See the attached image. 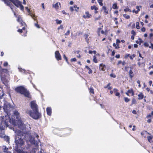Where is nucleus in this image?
Segmentation results:
<instances>
[{
    "mask_svg": "<svg viewBox=\"0 0 153 153\" xmlns=\"http://www.w3.org/2000/svg\"><path fill=\"white\" fill-rule=\"evenodd\" d=\"M30 106L33 112L31 110H27L26 113L35 119H37L41 117V114L39 112L38 107L35 101H32L30 102Z\"/></svg>",
    "mask_w": 153,
    "mask_h": 153,
    "instance_id": "obj_1",
    "label": "nucleus"
},
{
    "mask_svg": "<svg viewBox=\"0 0 153 153\" xmlns=\"http://www.w3.org/2000/svg\"><path fill=\"white\" fill-rule=\"evenodd\" d=\"M6 5L10 7L11 9H13V4L17 7H19L20 10L23 11L24 7L22 4V3L19 0H1Z\"/></svg>",
    "mask_w": 153,
    "mask_h": 153,
    "instance_id": "obj_2",
    "label": "nucleus"
},
{
    "mask_svg": "<svg viewBox=\"0 0 153 153\" xmlns=\"http://www.w3.org/2000/svg\"><path fill=\"white\" fill-rule=\"evenodd\" d=\"M72 131V129L70 128H66L61 129L56 128L53 130V132L55 134L60 137H63L70 135Z\"/></svg>",
    "mask_w": 153,
    "mask_h": 153,
    "instance_id": "obj_3",
    "label": "nucleus"
},
{
    "mask_svg": "<svg viewBox=\"0 0 153 153\" xmlns=\"http://www.w3.org/2000/svg\"><path fill=\"white\" fill-rule=\"evenodd\" d=\"M14 90L16 93L23 95L25 97L29 98L31 97L29 91L24 86H17L15 88Z\"/></svg>",
    "mask_w": 153,
    "mask_h": 153,
    "instance_id": "obj_4",
    "label": "nucleus"
},
{
    "mask_svg": "<svg viewBox=\"0 0 153 153\" xmlns=\"http://www.w3.org/2000/svg\"><path fill=\"white\" fill-rule=\"evenodd\" d=\"M18 132V139L15 140V142L16 145L18 146L21 147L24 145L25 141L24 139L25 140L27 135L20 131H19Z\"/></svg>",
    "mask_w": 153,
    "mask_h": 153,
    "instance_id": "obj_5",
    "label": "nucleus"
},
{
    "mask_svg": "<svg viewBox=\"0 0 153 153\" xmlns=\"http://www.w3.org/2000/svg\"><path fill=\"white\" fill-rule=\"evenodd\" d=\"M10 108L11 105L9 103L7 102L4 103L3 109L6 113L10 111Z\"/></svg>",
    "mask_w": 153,
    "mask_h": 153,
    "instance_id": "obj_6",
    "label": "nucleus"
},
{
    "mask_svg": "<svg viewBox=\"0 0 153 153\" xmlns=\"http://www.w3.org/2000/svg\"><path fill=\"white\" fill-rule=\"evenodd\" d=\"M17 31L20 33L23 32L24 33V34L22 35L24 36H27V31L26 30V27H23L22 29H19Z\"/></svg>",
    "mask_w": 153,
    "mask_h": 153,
    "instance_id": "obj_7",
    "label": "nucleus"
},
{
    "mask_svg": "<svg viewBox=\"0 0 153 153\" xmlns=\"http://www.w3.org/2000/svg\"><path fill=\"white\" fill-rule=\"evenodd\" d=\"M55 58L57 60L59 61L61 60V56L59 51H56L55 52Z\"/></svg>",
    "mask_w": 153,
    "mask_h": 153,
    "instance_id": "obj_8",
    "label": "nucleus"
},
{
    "mask_svg": "<svg viewBox=\"0 0 153 153\" xmlns=\"http://www.w3.org/2000/svg\"><path fill=\"white\" fill-rule=\"evenodd\" d=\"M99 68L100 70L104 71L106 69V67L104 64L101 63L99 65Z\"/></svg>",
    "mask_w": 153,
    "mask_h": 153,
    "instance_id": "obj_9",
    "label": "nucleus"
},
{
    "mask_svg": "<svg viewBox=\"0 0 153 153\" xmlns=\"http://www.w3.org/2000/svg\"><path fill=\"white\" fill-rule=\"evenodd\" d=\"M46 111L47 114L48 115L50 116L51 115L52 110L51 107H47L46 108Z\"/></svg>",
    "mask_w": 153,
    "mask_h": 153,
    "instance_id": "obj_10",
    "label": "nucleus"
},
{
    "mask_svg": "<svg viewBox=\"0 0 153 153\" xmlns=\"http://www.w3.org/2000/svg\"><path fill=\"white\" fill-rule=\"evenodd\" d=\"M85 15H83V17L85 18H89L91 17V15L88 12H86L85 13Z\"/></svg>",
    "mask_w": 153,
    "mask_h": 153,
    "instance_id": "obj_11",
    "label": "nucleus"
},
{
    "mask_svg": "<svg viewBox=\"0 0 153 153\" xmlns=\"http://www.w3.org/2000/svg\"><path fill=\"white\" fill-rule=\"evenodd\" d=\"M147 139L149 142L150 143H152L153 142V141L152 140V139L153 138V136H148L147 137Z\"/></svg>",
    "mask_w": 153,
    "mask_h": 153,
    "instance_id": "obj_12",
    "label": "nucleus"
},
{
    "mask_svg": "<svg viewBox=\"0 0 153 153\" xmlns=\"http://www.w3.org/2000/svg\"><path fill=\"white\" fill-rule=\"evenodd\" d=\"M102 10L104 11V12L106 14L108 13V10L105 6H103L102 7Z\"/></svg>",
    "mask_w": 153,
    "mask_h": 153,
    "instance_id": "obj_13",
    "label": "nucleus"
},
{
    "mask_svg": "<svg viewBox=\"0 0 153 153\" xmlns=\"http://www.w3.org/2000/svg\"><path fill=\"white\" fill-rule=\"evenodd\" d=\"M85 39L86 40L87 43H89V39H88V34H85L84 35Z\"/></svg>",
    "mask_w": 153,
    "mask_h": 153,
    "instance_id": "obj_14",
    "label": "nucleus"
},
{
    "mask_svg": "<svg viewBox=\"0 0 153 153\" xmlns=\"http://www.w3.org/2000/svg\"><path fill=\"white\" fill-rule=\"evenodd\" d=\"M133 74V71L131 70H130L129 71V76H130L131 79H132V78L133 77V76H134L132 74Z\"/></svg>",
    "mask_w": 153,
    "mask_h": 153,
    "instance_id": "obj_15",
    "label": "nucleus"
},
{
    "mask_svg": "<svg viewBox=\"0 0 153 153\" xmlns=\"http://www.w3.org/2000/svg\"><path fill=\"white\" fill-rule=\"evenodd\" d=\"M138 99L139 100H141L143 98L144 95L142 93H140L138 95Z\"/></svg>",
    "mask_w": 153,
    "mask_h": 153,
    "instance_id": "obj_16",
    "label": "nucleus"
},
{
    "mask_svg": "<svg viewBox=\"0 0 153 153\" xmlns=\"http://www.w3.org/2000/svg\"><path fill=\"white\" fill-rule=\"evenodd\" d=\"M85 67L88 70V73L89 74H91L92 73V71L91 69L88 66L86 65Z\"/></svg>",
    "mask_w": 153,
    "mask_h": 153,
    "instance_id": "obj_17",
    "label": "nucleus"
},
{
    "mask_svg": "<svg viewBox=\"0 0 153 153\" xmlns=\"http://www.w3.org/2000/svg\"><path fill=\"white\" fill-rule=\"evenodd\" d=\"M89 92L90 93L92 94H94V89L92 87H90L89 89Z\"/></svg>",
    "mask_w": 153,
    "mask_h": 153,
    "instance_id": "obj_18",
    "label": "nucleus"
},
{
    "mask_svg": "<svg viewBox=\"0 0 153 153\" xmlns=\"http://www.w3.org/2000/svg\"><path fill=\"white\" fill-rule=\"evenodd\" d=\"M53 7H54L56 10H57L59 9V7L58 3H56L54 5L53 4Z\"/></svg>",
    "mask_w": 153,
    "mask_h": 153,
    "instance_id": "obj_19",
    "label": "nucleus"
},
{
    "mask_svg": "<svg viewBox=\"0 0 153 153\" xmlns=\"http://www.w3.org/2000/svg\"><path fill=\"white\" fill-rule=\"evenodd\" d=\"M20 23L22 26H23L25 27L26 26H27V25L26 24V23L23 21L20 22Z\"/></svg>",
    "mask_w": 153,
    "mask_h": 153,
    "instance_id": "obj_20",
    "label": "nucleus"
},
{
    "mask_svg": "<svg viewBox=\"0 0 153 153\" xmlns=\"http://www.w3.org/2000/svg\"><path fill=\"white\" fill-rule=\"evenodd\" d=\"M4 135L3 134L2 136L4 137V138L5 140H6V142L9 141V140H10V139H9V137H8V136H4Z\"/></svg>",
    "mask_w": 153,
    "mask_h": 153,
    "instance_id": "obj_21",
    "label": "nucleus"
},
{
    "mask_svg": "<svg viewBox=\"0 0 153 153\" xmlns=\"http://www.w3.org/2000/svg\"><path fill=\"white\" fill-rule=\"evenodd\" d=\"M17 17V21L18 22H19V23L21 22V21H22V18L21 16H18Z\"/></svg>",
    "mask_w": 153,
    "mask_h": 153,
    "instance_id": "obj_22",
    "label": "nucleus"
},
{
    "mask_svg": "<svg viewBox=\"0 0 153 153\" xmlns=\"http://www.w3.org/2000/svg\"><path fill=\"white\" fill-rule=\"evenodd\" d=\"M101 33L102 34H104V31L101 30V28L99 29L98 30V33L99 35L100 33Z\"/></svg>",
    "mask_w": 153,
    "mask_h": 153,
    "instance_id": "obj_23",
    "label": "nucleus"
},
{
    "mask_svg": "<svg viewBox=\"0 0 153 153\" xmlns=\"http://www.w3.org/2000/svg\"><path fill=\"white\" fill-rule=\"evenodd\" d=\"M110 83H108L106 86L104 87V88H107L109 90L111 89L112 88L110 86Z\"/></svg>",
    "mask_w": 153,
    "mask_h": 153,
    "instance_id": "obj_24",
    "label": "nucleus"
},
{
    "mask_svg": "<svg viewBox=\"0 0 153 153\" xmlns=\"http://www.w3.org/2000/svg\"><path fill=\"white\" fill-rule=\"evenodd\" d=\"M97 2L101 6H102L103 5V4L102 3L103 0H97Z\"/></svg>",
    "mask_w": 153,
    "mask_h": 153,
    "instance_id": "obj_25",
    "label": "nucleus"
},
{
    "mask_svg": "<svg viewBox=\"0 0 153 153\" xmlns=\"http://www.w3.org/2000/svg\"><path fill=\"white\" fill-rule=\"evenodd\" d=\"M4 147H5L3 149V152L4 153H6L8 151V149L5 146Z\"/></svg>",
    "mask_w": 153,
    "mask_h": 153,
    "instance_id": "obj_26",
    "label": "nucleus"
},
{
    "mask_svg": "<svg viewBox=\"0 0 153 153\" xmlns=\"http://www.w3.org/2000/svg\"><path fill=\"white\" fill-rule=\"evenodd\" d=\"M2 71L3 72L6 74H7L9 72L8 70L7 69L3 68L2 69Z\"/></svg>",
    "mask_w": 153,
    "mask_h": 153,
    "instance_id": "obj_27",
    "label": "nucleus"
},
{
    "mask_svg": "<svg viewBox=\"0 0 153 153\" xmlns=\"http://www.w3.org/2000/svg\"><path fill=\"white\" fill-rule=\"evenodd\" d=\"M128 92L129 93H131L132 95L133 96L134 94V92L132 89H130L128 91Z\"/></svg>",
    "mask_w": 153,
    "mask_h": 153,
    "instance_id": "obj_28",
    "label": "nucleus"
},
{
    "mask_svg": "<svg viewBox=\"0 0 153 153\" xmlns=\"http://www.w3.org/2000/svg\"><path fill=\"white\" fill-rule=\"evenodd\" d=\"M124 11L125 12H127V11H128L129 12H131V10L128 7L126 8L124 10Z\"/></svg>",
    "mask_w": 153,
    "mask_h": 153,
    "instance_id": "obj_29",
    "label": "nucleus"
},
{
    "mask_svg": "<svg viewBox=\"0 0 153 153\" xmlns=\"http://www.w3.org/2000/svg\"><path fill=\"white\" fill-rule=\"evenodd\" d=\"M56 23L57 24H60L62 22V21L61 20H59L57 19L56 20Z\"/></svg>",
    "mask_w": 153,
    "mask_h": 153,
    "instance_id": "obj_30",
    "label": "nucleus"
},
{
    "mask_svg": "<svg viewBox=\"0 0 153 153\" xmlns=\"http://www.w3.org/2000/svg\"><path fill=\"white\" fill-rule=\"evenodd\" d=\"M123 16L127 19H129L130 18L129 16L128 15H127L126 14H124L123 15Z\"/></svg>",
    "mask_w": 153,
    "mask_h": 153,
    "instance_id": "obj_31",
    "label": "nucleus"
},
{
    "mask_svg": "<svg viewBox=\"0 0 153 153\" xmlns=\"http://www.w3.org/2000/svg\"><path fill=\"white\" fill-rule=\"evenodd\" d=\"M139 22H137L136 23V28L138 29H139L140 28V26L139 25Z\"/></svg>",
    "mask_w": 153,
    "mask_h": 153,
    "instance_id": "obj_32",
    "label": "nucleus"
},
{
    "mask_svg": "<svg viewBox=\"0 0 153 153\" xmlns=\"http://www.w3.org/2000/svg\"><path fill=\"white\" fill-rule=\"evenodd\" d=\"M4 124L5 126H6V127H7L9 126L8 121H5L4 123Z\"/></svg>",
    "mask_w": 153,
    "mask_h": 153,
    "instance_id": "obj_33",
    "label": "nucleus"
},
{
    "mask_svg": "<svg viewBox=\"0 0 153 153\" xmlns=\"http://www.w3.org/2000/svg\"><path fill=\"white\" fill-rule=\"evenodd\" d=\"M112 7L114 9H117L118 8L117 7V5L116 3L114 4L112 6Z\"/></svg>",
    "mask_w": 153,
    "mask_h": 153,
    "instance_id": "obj_34",
    "label": "nucleus"
},
{
    "mask_svg": "<svg viewBox=\"0 0 153 153\" xmlns=\"http://www.w3.org/2000/svg\"><path fill=\"white\" fill-rule=\"evenodd\" d=\"M25 9L27 11V12L29 13V14H30L31 13L30 12V10L27 7H25Z\"/></svg>",
    "mask_w": 153,
    "mask_h": 153,
    "instance_id": "obj_35",
    "label": "nucleus"
},
{
    "mask_svg": "<svg viewBox=\"0 0 153 153\" xmlns=\"http://www.w3.org/2000/svg\"><path fill=\"white\" fill-rule=\"evenodd\" d=\"M141 8V6H137L136 7V8L137 9V10H136V11H138V12L140 10V9Z\"/></svg>",
    "mask_w": 153,
    "mask_h": 153,
    "instance_id": "obj_36",
    "label": "nucleus"
},
{
    "mask_svg": "<svg viewBox=\"0 0 153 153\" xmlns=\"http://www.w3.org/2000/svg\"><path fill=\"white\" fill-rule=\"evenodd\" d=\"M35 26L37 28H40V26L38 24V22H37V23L35 24Z\"/></svg>",
    "mask_w": 153,
    "mask_h": 153,
    "instance_id": "obj_37",
    "label": "nucleus"
},
{
    "mask_svg": "<svg viewBox=\"0 0 153 153\" xmlns=\"http://www.w3.org/2000/svg\"><path fill=\"white\" fill-rule=\"evenodd\" d=\"M124 100L125 102H127L130 101V100L127 97H124Z\"/></svg>",
    "mask_w": 153,
    "mask_h": 153,
    "instance_id": "obj_38",
    "label": "nucleus"
},
{
    "mask_svg": "<svg viewBox=\"0 0 153 153\" xmlns=\"http://www.w3.org/2000/svg\"><path fill=\"white\" fill-rule=\"evenodd\" d=\"M29 15H30L32 18L36 17L35 14H32L31 13L30 14H29Z\"/></svg>",
    "mask_w": 153,
    "mask_h": 153,
    "instance_id": "obj_39",
    "label": "nucleus"
},
{
    "mask_svg": "<svg viewBox=\"0 0 153 153\" xmlns=\"http://www.w3.org/2000/svg\"><path fill=\"white\" fill-rule=\"evenodd\" d=\"M91 9L92 10L94 9L95 10V13H96V6H92L91 7Z\"/></svg>",
    "mask_w": 153,
    "mask_h": 153,
    "instance_id": "obj_40",
    "label": "nucleus"
},
{
    "mask_svg": "<svg viewBox=\"0 0 153 153\" xmlns=\"http://www.w3.org/2000/svg\"><path fill=\"white\" fill-rule=\"evenodd\" d=\"M110 76L111 77H113V78H115L116 77V76L115 74H114L112 73L110 75Z\"/></svg>",
    "mask_w": 153,
    "mask_h": 153,
    "instance_id": "obj_41",
    "label": "nucleus"
},
{
    "mask_svg": "<svg viewBox=\"0 0 153 153\" xmlns=\"http://www.w3.org/2000/svg\"><path fill=\"white\" fill-rule=\"evenodd\" d=\"M8 65V63L7 62H5L3 64V65L4 67H6Z\"/></svg>",
    "mask_w": 153,
    "mask_h": 153,
    "instance_id": "obj_42",
    "label": "nucleus"
},
{
    "mask_svg": "<svg viewBox=\"0 0 153 153\" xmlns=\"http://www.w3.org/2000/svg\"><path fill=\"white\" fill-rule=\"evenodd\" d=\"M63 28V26L62 25H61L57 29L58 30H59L60 29L62 30Z\"/></svg>",
    "mask_w": 153,
    "mask_h": 153,
    "instance_id": "obj_43",
    "label": "nucleus"
},
{
    "mask_svg": "<svg viewBox=\"0 0 153 153\" xmlns=\"http://www.w3.org/2000/svg\"><path fill=\"white\" fill-rule=\"evenodd\" d=\"M90 54H92V53H93L94 54L96 53V51H89L88 52Z\"/></svg>",
    "mask_w": 153,
    "mask_h": 153,
    "instance_id": "obj_44",
    "label": "nucleus"
},
{
    "mask_svg": "<svg viewBox=\"0 0 153 153\" xmlns=\"http://www.w3.org/2000/svg\"><path fill=\"white\" fill-rule=\"evenodd\" d=\"M19 71H20V72H25V70L21 68H19Z\"/></svg>",
    "mask_w": 153,
    "mask_h": 153,
    "instance_id": "obj_45",
    "label": "nucleus"
},
{
    "mask_svg": "<svg viewBox=\"0 0 153 153\" xmlns=\"http://www.w3.org/2000/svg\"><path fill=\"white\" fill-rule=\"evenodd\" d=\"M14 114L16 115L17 116H18L19 115V113L18 112V111H16L14 112Z\"/></svg>",
    "mask_w": 153,
    "mask_h": 153,
    "instance_id": "obj_46",
    "label": "nucleus"
},
{
    "mask_svg": "<svg viewBox=\"0 0 153 153\" xmlns=\"http://www.w3.org/2000/svg\"><path fill=\"white\" fill-rule=\"evenodd\" d=\"M70 30H68L67 32L66 33H65V36H68V35H69L70 34Z\"/></svg>",
    "mask_w": 153,
    "mask_h": 153,
    "instance_id": "obj_47",
    "label": "nucleus"
},
{
    "mask_svg": "<svg viewBox=\"0 0 153 153\" xmlns=\"http://www.w3.org/2000/svg\"><path fill=\"white\" fill-rule=\"evenodd\" d=\"M63 57L65 59L66 62H68V60L67 57L66 56L65 54L63 55Z\"/></svg>",
    "mask_w": 153,
    "mask_h": 153,
    "instance_id": "obj_48",
    "label": "nucleus"
},
{
    "mask_svg": "<svg viewBox=\"0 0 153 153\" xmlns=\"http://www.w3.org/2000/svg\"><path fill=\"white\" fill-rule=\"evenodd\" d=\"M71 62H75L76 61V59L75 58H72L71 59Z\"/></svg>",
    "mask_w": 153,
    "mask_h": 153,
    "instance_id": "obj_49",
    "label": "nucleus"
},
{
    "mask_svg": "<svg viewBox=\"0 0 153 153\" xmlns=\"http://www.w3.org/2000/svg\"><path fill=\"white\" fill-rule=\"evenodd\" d=\"M136 101L135 99H133L132 100V104H135L136 103Z\"/></svg>",
    "mask_w": 153,
    "mask_h": 153,
    "instance_id": "obj_50",
    "label": "nucleus"
},
{
    "mask_svg": "<svg viewBox=\"0 0 153 153\" xmlns=\"http://www.w3.org/2000/svg\"><path fill=\"white\" fill-rule=\"evenodd\" d=\"M115 95L117 96L118 97H120V94L119 92H116L115 93Z\"/></svg>",
    "mask_w": 153,
    "mask_h": 153,
    "instance_id": "obj_51",
    "label": "nucleus"
},
{
    "mask_svg": "<svg viewBox=\"0 0 153 153\" xmlns=\"http://www.w3.org/2000/svg\"><path fill=\"white\" fill-rule=\"evenodd\" d=\"M131 33L133 34L134 36L136 35V33L135 31L134 30H132L131 31Z\"/></svg>",
    "mask_w": 153,
    "mask_h": 153,
    "instance_id": "obj_52",
    "label": "nucleus"
},
{
    "mask_svg": "<svg viewBox=\"0 0 153 153\" xmlns=\"http://www.w3.org/2000/svg\"><path fill=\"white\" fill-rule=\"evenodd\" d=\"M144 46L147 47H148L149 45L147 42H145L144 44Z\"/></svg>",
    "mask_w": 153,
    "mask_h": 153,
    "instance_id": "obj_53",
    "label": "nucleus"
},
{
    "mask_svg": "<svg viewBox=\"0 0 153 153\" xmlns=\"http://www.w3.org/2000/svg\"><path fill=\"white\" fill-rule=\"evenodd\" d=\"M70 10L71 12H73L74 10V7H70Z\"/></svg>",
    "mask_w": 153,
    "mask_h": 153,
    "instance_id": "obj_54",
    "label": "nucleus"
},
{
    "mask_svg": "<svg viewBox=\"0 0 153 153\" xmlns=\"http://www.w3.org/2000/svg\"><path fill=\"white\" fill-rule=\"evenodd\" d=\"M140 80H137V83L138 84V86L139 87H141V85L140 83Z\"/></svg>",
    "mask_w": 153,
    "mask_h": 153,
    "instance_id": "obj_55",
    "label": "nucleus"
},
{
    "mask_svg": "<svg viewBox=\"0 0 153 153\" xmlns=\"http://www.w3.org/2000/svg\"><path fill=\"white\" fill-rule=\"evenodd\" d=\"M113 90V92L115 93H116V92H117V91H118V90L116 88H114Z\"/></svg>",
    "mask_w": 153,
    "mask_h": 153,
    "instance_id": "obj_56",
    "label": "nucleus"
},
{
    "mask_svg": "<svg viewBox=\"0 0 153 153\" xmlns=\"http://www.w3.org/2000/svg\"><path fill=\"white\" fill-rule=\"evenodd\" d=\"M130 55V54H126V55H125V58H127L128 57H129Z\"/></svg>",
    "mask_w": 153,
    "mask_h": 153,
    "instance_id": "obj_57",
    "label": "nucleus"
},
{
    "mask_svg": "<svg viewBox=\"0 0 153 153\" xmlns=\"http://www.w3.org/2000/svg\"><path fill=\"white\" fill-rule=\"evenodd\" d=\"M141 30L143 32H145V31L146 30V29L145 27H143L141 28Z\"/></svg>",
    "mask_w": 153,
    "mask_h": 153,
    "instance_id": "obj_58",
    "label": "nucleus"
},
{
    "mask_svg": "<svg viewBox=\"0 0 153 153\" xmlns=\"http://www.w3.org/2000/svg\"><path fill=\"white\" fill-rule=\"evenodd\" d=\"M93 57H94V58L93 59V61L95 63H96V56H95V55H94V56Z\"/></svg>",
    "mask_w": 153,
    "mask_h": 153,
    "instance_id": "obj_59",
    "label": "nucleus"
},
{
    "mask_svg": "<svg viewBox=\"0 0 153 153\" xmlns=\"http://www.w3.org/2000/svg\"><path fill=\"white\" fill-rule=\"evenodd\" d=\"M79 7H77L76 8V9H75L74 10L75 11H76V12H78L79 11Z\"/></svg>",
    "mask_w": 153,
    "mask_h": 153,
    "instance_id": "obj_60",
    "label": "nucleus"
},
{
    "mask_svg": "<svg viewBox=\"0 0 153 153\" xmlns=\"http://www.w3.org/2000/svg\"><path fill=\"white\" fill-rule=\"evenodd\" d=\"M132 12L133 13H135L136 14H137L138 13V11H136V10H133L132 11Z\"/></svg>",
    "mask_w": 153,
    "mask_h": 153,
    "instance_id": "obj_61",
    "label": "nucleus"
},
{
    "mask_svg": "<svg viewBox=\"0 0 153 153\" xmlns=\"http://www.w3.org/2000/svg\"><path fill=\"white\" fill-rule=\"evenodd\" d=\"M149 48H151L153 50V44H151V45L149 47Z\"/></svg>",
    "mask_w": 153,
    "mask_h": 153,
    "instance_id": "obj_62",
    "label": "nucleus"
},
{
    "mask_svg": "<svg viewBox=\"0 0 153 153\" xmlns=\"http://www.w3.org/2000/svg\"><path fill=\"white\" fill-rule=\"evenodd\" d=\"M152 116L151 114H149L147 116V118H151Z\"/></svg>",
    "mask_w": 153,
    "mask_h": 153,
    "instance_id": "obj_63",
    "label": "nucleus"
},
{
    "mask_svg": "<svg viewBox=\"0 0 153 153\" xmlns=\"http://www.w3.org/2000/svg\"><path fill=\"white\" fill-rule=\"evenodd\" d=\"M62 12L63 14H64L65 15H66L67 14L66 13L65 11L64 10H62Z\"/></svg>",
    "mask_w": 153,
    "mask_h": 153,
    "instance_id": "obj_64",
    "label": "nucleus"
}]
</instances>
